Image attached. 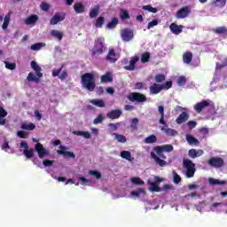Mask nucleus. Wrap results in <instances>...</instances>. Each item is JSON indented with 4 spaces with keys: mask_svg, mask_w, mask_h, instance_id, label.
Segmentation results:
<instances>
[{
    "mask_svg": "<svg viewBox=\"0 0 227 227\" xmlns=\"http://www.w3.org/2000/svg\"><path fill=\"white\" fill-rule=\"evenodd\" d=\"M101 82L107 83V82H113V74L111 72H106V74H103L101 76Z\"/></svg>",
    "mask_w": 227,
    "mask_h": 227,
    "instance_id": "28",
    "label": "nucleus"
},
{
    "mask_svg": "<svg viewBox=\"0 0 227 227\" xmlns=\"http://www.w3.org/2000/svg\"><path fill=\"white\" fill-rule=\"evenodd\" d=\"M208 166H211V168H223L224 166V160L221 157H212L207 161Z\"/></svg>",
    "mask_w": 227,
    "mask_h": 227,
    "instance_id": "6",
    "label": "nucleus"
},
{
    "mask_svg": "<svg viewBox=\"0 0 227 227\" xmlns=\"http://www.w3.org/2000/svg\"><path fill=\"white\" fill-rule=\"evenodd\" d=\"M183 61L186 65H189L192 61V52L187 51L183 54Z\"/></svg>",
    "mask_w": 227,
    "mask_h": 227,
    "instance_id": "31",
    "label": "nucleus"
},
{
    "mask_svg": "<svg viewBox=\"0 0 227 227\" xmlns=\"http://www.w3.org/2000/svg\"><path fill=\"white\" fill-rule=\"evenodd\" d=\"M120 18H121V20H127L130 19V14L129 13V11L121 9Z\"/></svg>",
    "mask_w": 227,
    "mask_h": 227,
    "instance_id": "41",
    "label": "nucleus"
},
{
    "mask_svg": "<svg viewBox=\"0 0 227 227\" xmlns=\"http://www.w3.org/2000/svg\"><path fill=\"white\" fill-rule=\"evenodd\" d=\"M35 150L37 152L39 159H43L44 157H49L50 155L49 150L45 149L43 145L41 143H37L35 145Z\"/></svg>",
    "mask_w": 227,
    "mask_h": 227,
    "instance_id": "7",
    "label": "nucleus"
},
{
    "mask_svg": "<svg viewBox=\"0 0 227 227\" xmlns=\"http://www.w3.org/2000/svg\"><path fill=\"white\" fill-rule=\"evenodd\" d=\"M61 150L57 151L59 155H64L66 159H75V154L73 152L66 151L67 147L60 145Z\"/></svg>",
    "mask_w": 227,
    "mask_h": 227,
    "instance_id": "13",
    "label": "nucleus"
},
{
    "mask_svg": "<svg viewBox=\"0 0 227 227\" xmlns=\"http://www.w3.org/2000/svg\"><path fill=\"white\" fill-rule=\"evenodd\" d=\"M122 112L120 109H114L111 110L106 114V117L109 118L110 120H118L120 116H121Z\"/></svg>",
    "mask_w": 227,
    "mask_h": 227,
    "instance_id": "15",
    "label": "nucleus"
},
{
    "mask_svg": "<svg viewBox=\"0 0 227 227\" xmlns=\"http://www.w3.org/2000/svg\"><path fill=\"white\" fill-rule=\"evenodd\" d=\"M183 166L184 169H186V178H192L196 173V164H194V162L189 159H184L183 160Z\"/></svg>",
    "mask_w": 227,
    "mask_h": 227,
    "instance_id": "4",
    "label": "nucleus"
},
{
    "mask_svg": "<svg viewBox=\"0 0 227 227\" xmlns=\"http://www.w3.org/2000/svg\"><path fill=\"white\" fill-rule=\"evenodd\" d=\"M4 63L5 68H7V70H15V68H17L16 63H10L8 61H4Z\"/></svg>",
    "mask_w": 227,
    "mask_h": 227,
    "instance_id": "54",
    "label": "nucleus"
},
{
    "mask_svg": "<svg viewBox=\"0 0 227 227\" xmlns=\"http://www.w3.org/2000/svg\"><path fill=\"white\" fill-rule=\"evenodd\" d=\"M107 51V45L106 44V39L104 37H98L94 41V46L90 51L91 56L98 58L102 56L104 52Z\"/></svg>",
    "mask_w": 227,
    "mask_h": 227,
    "instance_id": "2",
    "label": "nucleus"
},
{
    "mask_svg": "<svg viewBox=\"0 0 227 227\" xmlns=\"http://www.w3.org/2000/svg\"><path fill=\"white\" fill-rule=\"evenodd\" d=\"M142 10H145L146 12H151V13H157L158 10L155 7H153L152 5H144L142 7Z\"/></svg>",
    "mask_w": 227,
    "mask_h": 227,
    "instance_id": "53",
    "label": "nucleus"
},
{
    "mask_svg": "<svg viewBox=\"0 0 227 227\" xmlns=\"http://www.w3.org/2000/svg\"><path fill=\"white\" fill-rule=\"evenodd\" d=\"M135 90H148V88H146L145 82H139L135 84Z\"/></svg>",
    "mask_w": 227,
    "mask_h": 227,
    "instance_id": "58",
    "label": "nucleus"
},
{
    "mask_svg": "<svg viewBox=\"0 0 227 227\" xmlns=\"http://www.w3.org/2000/svg\"><path fill=\"white\" fill-rule=\"evenodd\" d=\"M147 185H149L150 192H160L161 191L160 187H159V184H157V183L148 180Z\"/></svg>",
    "mask_w": 227,
    "mask_h": 227,
    "instance_id": "22",
    "label": "nucleus"
},
{
    "mask_svg": "<svg viewBox=\"0 0 227 227\" xmlns=\"http://www.w3.org/2000/svg\"><path fill=\"white\" fill-rule=\"evenodd\" d=\"M40 8L43 12H49V10H51V4H49L48 3L46 2H42L41 3V5H40Z\"/></svg>",
    "mask_w": 227,
    "mask_h": 227,
    "instance_id": "55",
    "label": "nucleus"
},
{
    "mask_svg": "<svg viewBox=\"0 0 227 227\" xmlns=\"http://www.w3.org/2000/svg\"><path fill=\"white\" fill-rule=\"evenodd\" d=\"M189 157L191 159H196V157H201L203 155V150L197 151L196 149H190L188 152Z\"/></svg>",
    "mask_w": 227,
    "mask_h": 227,
    "instance_id": "23",
    "label": "nucleus"
},
{
    "mask_svg": "<svg viewBox=\"0 0 227 227\" xmlns=\"http://www.w3.org/2000/svg\"><path fill=\"white\" fill-rule=\"evenodd\" d=\"M189 15H191V8L187 5L179 9L176 13V19H186Z\"/></svg>",
    "mask_w": 227,
    "mask_h": 227,
    "instance_id": "9",
    "label": "nucleus"
},
{
    "mask_svg": "<svg viewBox=\"0 0 227 227\" xmlns=\"http://www.w3.org/2000/svg\"><path fill=\"white\" fill-rule=\"evenodd\" d=\"M104 121V117H102V114H100L96 119L93 121L94 125H98V123H102Z\"/></svg>",
    "mask_w": 227,
    "mask_h": 227,
    "instance_id": "62",
    "label": "nucleus"
},
{
    "mask_svg": "<svg viewBox=\"0 0 227 227\" xmlns=\"http://www.w3.org/2000/svg\"><path fill=\"white\" fill-rule=\"evenodd\" d=\"M151 157L152 159H153L156 164H158V166H160V168H164V166H167L168 164L166 160L159 158V156H157V154H155V153L153 152L151 153Z\"/></svg>",
    "mask_w": 227,
    "mask_h": 227,
    "instance_id": "19",
    "label": "nucleus"
},
{
    "mask_svg": "<svg viewBox=\"0 0 227 227\" xmlns=\"http://www.w3.org/2000/svg\"><path fill=\"white\" fill-rule=\"evenodd\" d=\"M185 82H187V78H185V76H180L177 79L178 86H185Z\"/></svg>",
    "mask_w": 227,
    "mask_h": 227,
    "instance_id": "60",
    "label": "nucleus"
},
{
    "mask_svg": "<svg viewBox=\"0 0 227 227\" xmlns=\"http://www.w3.org/2000/svg\"><path fill=\"white\" fill-rule=\"evenodd\" d=\"M20 129H22V130H35V129H36V126L33 122H23L21 123Z\"/></svg>",
    "mask_w": 227,
    "mask_h": 227,
    "instance_id": "30",
    "label": "nucleus"
},
{
    "mask_svg": "<svg viewBox=\"0 0 227 227\" xmlns=\"http://www.w3.org/2000/svg\"><path fill=\"white\" fill-rule=\"evenodd\" d=\"M186 141L189 145H200V141L191 135H186Z\"/></svg>",
    "mask_w": 227,
    "mask_h": 227,
    "instance_id": "39",
    "label": "nucleus"
},
{
    "mask_svg": "<svg viewBox=\"0 0 227 227\" xmlns=\"http://www.w3.org/2000/svg\"><path fill=\"white\" fill-rule=\"evenodd\" d=\"M104 22H106V19L102 16H99L94 24L95 27L100 28L104 26Z\"/></svg>",
    "mask_w": 227,
    "mask_h": 227,
    "instance_id": "42",
    "label": "nucleus"
},
{
    "mask_svg": "<svg viewBox=\"0 0 227 227\" xmlns=\"http://www.w3.org/2000/svg\"><path fill=\"white\" fill-rule=\"evenodd\" d=\"M82 86L87 91H95L97 88V83L95 80V74L93 73H85L81 77Z\"/></svg>",
    "mask_w": 227,
    "mask_h": 227,
    "instance_id": "1",
    "label": "nucleus"
},
{
    "mask_svg": "<svg viewBox=\"0 0 227 227\" xmlns=\"http://www.w3.org/2000/svg\"><path fill=\"white\" fill-rule=\"evenodd\" d=\"M121 159H126V160H129V162H132L134 160V158H132V154L129 151L121 152Z\"/></svg>",
    "mask_w": 227,
    "mask_h": 227,
    "instance_id": "34",
    "label": "nucleus"
},
{
    "mask_svg": "<svg viewBox=\"0 0 227 227\" xmlns=\"http://www.w3.org/2000/svg\"><path fill=\"white\" fill-rule=\"evenodd\" d=\"M155 82L160 83L166 81V74H158L154 76Z\"/></svg>",
    "mask_w": 227,
    "mask_h": 227,
    "instance_id": "44",
    "label": "nucleus"
},
{
    "mask_svg": "<svg viewBox=\"0 0 227 227\" xmlns=\"http://www.w3.org/2000/svg\"><path fill=\"white\" fill-rule=\"evenodd\" d=\"M148 61H150V52L145 51L141 55V62L148 63Z\"/></svg>",
    "mask_w": 227,
    "mask_h": 227,
    "instance_id": "50",
    "label": "nucleus"
},
{
    "mask_svg": "<svg viewBox=\"0 0 227 227\" xmlns=\"http://www.w3.org/2000/svg\"><path fill=\"white\" fill-rule=\"evenodd\" d=\"M173 150L174 147L171 145H157L153 148V151L156 153H164V152L169 153L170 152H173Z\"/></svg>",
    "mask_w": 227,
    "mask_h": 227,
    "instance_id": "11",
    "label": "nucleus"
},
{
    "mask_svg": "<svg viewBox=\"0 0 227 227\" xmlns=\"http://www.w3.org/2000/svg\"><path fill=\"white\" fill-rule=\"evenodd\" d=\"M23 154L27 159H33L35 157V150L34 149H27L23 151Z\"/></svg>",
    "mask_w": 227,
    "mask_h": 227,
    "instance_id": "43",
    "label": "nucleus"
},
{
    "mask_svg": "<svg viewBox=\"0 0 227 227\" xmlns=\"http://www.w3.org/2000/svg\"><path fill=\"white\" fill-rule=\"evenodd\" d=\"M89 175L95 176L97 180H100V178H102V174L97 170H90Z\"/></svg>",
    "mask_w": 227,
    "mask_h": 227,
    "instance_id": "57",
    "label": "nucleus"
},
{
    "mask_svg": "<svg viewBox=\"0 0 227 227\" xmlns=\"http://www.w3.org/2000/svg\"><path fill=\"white\" fill-rule=\"evenodd\" d=\"M173 175H174V184H180V182H182V177L180 176V175L176 174L175 171H173Z\"/></svg>",
    "mask_w": 227,
    "mask_h": 227,
    "instance_id": "61",
    "label": "nucleus"
},
{
    "mask_svg": "<svg viewBox=\"0 0 227 227\" xmlns=\"http://www.w3.org/2000/svg\"><path fill=\"white\" fill-rule=\"evenodd\" d=\"M139 61V56L131 57L130 60L128 58H124L121 59V63L123 65L124 70H128L129 72H134L136 70V64Z\"/></svg>",
    "mask_w": 227,
    "mask_h": 227,
    "instance_id": "3",
    "label": "nucleus"
},
{
    "mask_svg": "<svg viewBox=\"0 0 227 227\" xmlns=\"http://www.w3.org/2000/svg\"><path fill=\"white\" fill-rule=\"evenodd\" d=\"M121 36L123 42H130L134 38V30L130 28H124L121 31Z\"/></svg>",
    "mask_w": 227,
    "mask_h": 227,
    "instance_id": "8",
    "label": "nucleus"
},
{
    "mask_svg": "<svg viewBox=\"0 0 227 227\" xmlns=\"http://www.w3.org/2000/svg\"><path fill=\"white\" fill-rule=\"evenodd\" d=\"M145 191L144 188H139L137 191H133L131 192V196L135 197V198H139V196H141V194H145Z\"/></svg>",
    "mask_w": 227,
    "mask_h": 227,
    "instance_id": "48",
    "label": "nucleus"
},
{
    "mask_svg": "<svg viewBox=\"0 0 227 227\" xmlns=\"http://www.w3.org/2000/svg\"><path fill=\"white\" fill-rule=\"evenodd\" d=\"M188 128L190 129V130H192V129H195L196 125H198V122L194 121H189L187 122Z\"/></svg>",
    "mask_w": 227,
    "mask_h": 227,
    "instance_id": "64",
    "label": "nucleus"
},
{
    "mask_svg": "<svg viewBox=\"0 0 227 227\" xmlns=\"http://www.w3.org/2000/svg\"><path fill=\"white\" fill-rule=\"evenodd\" d=\"M61 70H63V66H61L60 68H59V69H53L52 70V77H59V79H60V81H65V79H67V77H68V72L67 70H64L61 73Z\"/></svg>",
    "mask_w": 227,
    "mask_h": 227,
    "instance_id": "10",
    "label": "nucleus"
},
{
    "mask_svg": "<svg viewBox=\"0 0 227 227\" xmlns=\"http://www.w3.org/2000/svg\"><path fill=\"white\" fill-rule=\"evenodd\" d=\"M8 116V112H6L2 106H0V125H6L5 117Z\"/></svg>",
    "mask_w": 227,
    "mask_h": 227,
    "instance_id": "26",
    "label": "nucleus"
},
{
    "mask_svg": "<svg viewBox=\"0 0 227 227\" xmlns=\"http://www.w3.org/2000/svg\"><path fill=\"white\" fill-rule=\"evenodd\" d=\"M145 145H152L157 143V137L155 135H151L145 138Z\"/></svg>",
    "mask_w": 227,
    "mask_h": 227,
    "instance_id": "40",
    "label": "nucleus"
},
{
    "mask_svg": "<svg viewBox=\"0 0 227 227\" xmlns=\"http://www.w3.org/2000/svg\"><path fill=\"white\" fill-rule=\"evenodd\" d=\"M131 184H134V185H145V181L139 177H133L131 178Z\"/></svg>",
    "mask_w": 227,
    "mask_h": 227,
    "instance_id": "51",
    "label": "nucleus"
},
{
    "mask_svg": "<svg viewBox=\"0 0 227 227\" xmlns=\"http://www.w3.org/2000/svg\"><path fill=\"white\" fill-rule=\"evenodd\" d=\"M211 4L216 8H223V6H226V0H213Z\"/></svg>",
    "mask_w": 227,
    "mask_h": 227,
    "instance_id": "33",
    "label": "nucleus"
},
{
    "mask_svg": "<svg viewBox=\"0 0 227 227\" xmlns=\"http://www.w3.org/2000/svg\"><path fill=\"white\" fill-rule=\"evenodd\" d=\"M74 10L75 13H84V4H82V3H75L74 4Z\"/></svg>",
    "mask_w": 227,
    "mask_h": 227,
    "instance_id": "32",
    "label": "nucleus"
},
{
    "mask_svg": "<svg viewBox=\"0 0 227 227\" xmlns=\"http://www.w3.org/2000/svg\"><path fill=\"white\" fill-rule=\"evenodd\" d=\"M210 106V100H202L201 102H199L194 105L193 109L196 111V113H201L203 109L206 107H208Z\"/></svg>",
    "mask_w": 227,
    "mask_h": 227,
    "instance_id": "12",
    "label": "nucleus"
},
{
    "mask_svg": "<svg viewBox=\"0 0 227 227\" xmlns=\"http://www.w3.org/2000/svg\"><path fill=\"white\" fill-rule=\"evenodd\" d=\"M65 19V15H59V13H56L51 20L50 24L51 26H56V24L59 22H63V20Z\"/></svg>",
    "mask_w": 227,
    "mask_h": 227,
    "instance_id": "18",
    "label": "nucleus"
},
{
    "mask_svg": "<svg viewBox=\"0 0 227 227\" xmlns=\"http://www.w3.org/2000/svg\"><path fill=\"white\" fill-rule=\"evenodd\" d=\"M128 98L130 102H137L138 104H143V102H146L147 100L146 96L139 92L130 93Z\"/></svg>",
    "mask_w": 227,
    "mask_h": 227,
    "instance_id": "5",
    "label": "nucleus"
},
{
    "mask_svg": "<svg viewBox=\"0 0 227 227\" xmlns=\"http://www.w3.org/2000/svg\"><path fill=\"white\" fill-rule=\"evenodd\" d=\"M113 136H114V138L117 139L119 143H127V137H125V136L118 133H114Z\"/></svg>",
    "mask_w": 227,
    "mask_h": 227,
    "instance_id": "46",
    "label": "nucleus"
},
{
    "mask_svg": "<svg viewBox=\"0 0 227 227\" xmlns=\"http://www.w3.org/2000/svg\"><path fill=\"white\" fill-rule=\"evenodd\" d=\"M137 123H139V119H137V118H133V119L131 120L130 128H131L133 130H137Z\"/></svg>",
    "mask_w": 227,
    "mask_h": 227,
    "instance_id": "56",
    "label": "nucleus"
},
{
    "mask_svg": "<svg viewBox=\"0 0 227 227\" xmlns=\"http://www.w3.org/2000/svg\"><path fill=\"white\" fill-rule=\"evenodd\" d=\"M18 137H20V139H27L29 137V133L24 131V130H19L17 131Z\"/></svg>",
    "mask_w": 227,
    "mask_h": 227,
    "instance_id": "52",
    "label": "nucleus"
},
{
    "mask_svg": "<svg viewBox=\"0 0 227 227\" xmlns=\"http://www.w3.org/2000/svg\"><path fill=\"white\" fill-rule=\"evenodd\" d=\"M36 22H38V16L35 14L29 16L25 20V24H27V26L36 24Z\"/></svg>",
    "mask_w": 227,
    "mask_h": 227,
    "instance_id": "27",
    "label": "nucleus"
},
{
    "mask_svg": "<svg viewBox=\"0 0 227 227\" xmlns=\"http://www.w3.org/2000/svg\"><path fill=\"white\" fill-rule=\"evenodd\" d=\"M106 61H108V63H116L118 61V57H116V51H114V49H110L108 51V54L106 57Z\"/></svg>",
    "mask_w": 227,
    "mask_h": 227,
    "instance_id": "14",
    "label": "nucleus"
},
{
    "mask_svg": "<svg viewBox=\"0 0 227 227\" xmlns=\"http://www.w3.org/2000/svg\"><path fill=\"white\" fill-rule=\"evenodd\" d=\"M42 47H45V43H37L32 44L30 46V49H31V51H40V49H42Z\"/></svg>",
    "mask_w": 227,
    "mask_h": 227,
    "instance_id": "49",
    "label": "nucleus"
},
{
    "mask_svg": "<svg viewBox=\"0 0 227 227\" xmlns=\"http://www.w3.org/2000/svg\"><path fill=\"white\" fill-rule=\"evenodd\" d=\"M150 95H159L162 91V87L159 83H153L149 87Z\"/></svg>",
    "mask_w": 227,
    "mask_h": 227,
    "instance_id": "16",
    "label": "nucleus"
},
{
    "mask_svg": "<svg viewBox=\"0 0 227 227\" xmlns=\"http://www.w3.org/2000/svg\"><path fill=\"white\" fill-rule=\"evenodd\" d=\"M160 86H161V90H169L173 88V82L171 81L166 82L164 84H160Z\"/></svg>",
    "mask_w": 227,
    "mask_h": 227,
    "instance_id": "59",
    "label": "nucleus"
},
{
    "mask_svg": "<svg viewBox=\"0 0 227 227\" xmlns=\"http://www.w3.org/2000/svg\"><path fill=\"white\" fill-rule=\"evenodd\" d=\"M50 35L53 38H57V40H59V42H61L63 40L64 34H63V32H61L59 30L53 29L50 32Z\"/></svg>",
    "mask_w": 227,
    "mask_h": 227,
    "instance_id": "24",
    "label": "nucleus"
},
{
    "mask_svg": "<svg viewBox=\"0 0 227 227\" xmlns=\"http://www.w3.org/2000/svg\"><path fill=\"white\" fill-rule=\"evenodd\" d=\"M158 111L160 114V118L159 120V123L160 125H164V127H168V124L166 123V121L164 120V116H165V114H164V106H160L158 107Z\"/></svg>",
    "mask_w": 227,
    "mask_h": 227,
    "instance_id": "25",
    "label": "nucleus"
},
{
    "mask_svg": "<svg viewBox=\"0 0 227 227\" xmlns=\"http://www.w3.org/2000/svg\"><path fill=\"white\" fill-rule=\"evenodd\" d=\"M213 33H215V35H227V27H217L216 28H213Z\"/></svg>",
    "mask_w": 227,
    "mask_h": 227,
    "instance_id": "35",
    "label": "nucleus"
},
{
    "mask_svg": "<svg viewBox=\"0 0 227 227\" xmlns=\"http://www.w3.org/2000/svg\"><path fill=\"white\" fill-rule=\"evenodd\" d=\"M187 120H189V114H187L186 112H183L176 118V122L177 123V125H182V123H185V121H187Z\"/></svg>",
    "mask_w": 227,
    "mask_h": 227,
    "instance_id": "21",
    "label": "nucleus"
},
{
    "mask_svg": "<svg viewBox=\"0 0 227 227\" xmlns=\"http://www.w3.org/2000/svg\"><path fill=\"white\" fill-rule=\"evenodd\" d=\"M30 65L31 68H33V70L35 72L37 77H43V74L42 73V67L38 66L36 61L32 60Z\"/></svg>",
    "mask_w": 227,
    "mask_h": 227,
    "instance_id": "20",
    "label": "nucleus"
},
{
    "mask_svg": "<svg viewBox=\"0 0 227 227\" xmlns=\"http://www.w3.org/2000/svg\"><path fill=\"white\" fill-rule=\"evenodd\" d=\"M208 183L210 184V185H224L226 184V181H219L217 179L209 177Z\"/></svg>",
    "mask_w": 227,
    "mask_h": 227,
    "instance_id": "38",
    "label": "nucleus"
},
{
    "mask_svg": "<svg viewBox=\"0 0 227 227\" xmlns=\"http://www.w3.org/2000/svg\"><path fill=\"white\" fill-rule=\"evenodd\" d=\"M90 103H92L93 106H97V107H106V103H104L102 99H92Z\"/></svg>",
    "mask_w": 227,
    "mask_h": 227,
    "instance_id": "45",
    "label": "nucleus"
},
{
    "mask_svg": "<svg viewBox=\"0 0 227 227\" xmlns=\"http://www.w3.org/2000/svg\"><path fill=\"white\" fill-rule=\"evenodd\" d=\"M27 81L32 82H40V79H42V77H36V75H35V73L30 72L27 77Z\"/></svg>",
    "mask_w": 227,
    "mask_h": 227,
    "instance_id": "37",
    "label": "nucleus"
},
{
    "mask_svg": "<svg viewBox=\"0 0 227 227\" xmlns=\"http://www.w3.org/2000/svg\"><path fill=\"white\" fill-rule=\"evenodd\" d=\"M159 26V20H153V21L149 22L147 25V29H152V27Z\"/></svg>",
    "mask_w": 227,
    "mask_h": 227,
    "instance_id": "63",
    "label": "nucleus"
},
{
    "mask_svg": "<svg viewBox=\"0 0 227 227\" xmlns=\"http://www.w3.org/2000/svg\"><path fill=\"white\" fill-rule=\"evenodd\" d=\"M118 18L114 17L112 18L111 21L107 23L106 27L107 29H114V27H116V26H118Z\"/></svg>",
    "mask_w": 227,
    "mask_h": 227,
    "instance_id": "36",
    "label": "nucleus"
},
{
    "mask_svg": "<svg viewBox=\"0 0 227 227\" xmlns=\"http://www.w3.org/2000/svg\"><path fill=\"white\" fill-rule=\"evenodd\" d=\"M169 29L173 35H180L184 29V26L182 25H176V23H172L169 26Z\"/></svg>",
    "mask_w": 227,
    "mask_h": 227,
    "instance_id": "17",
    "label": "nucleus"
},
{
    "mask_svg": "<svg viewBox=\"0 0 227 227\" xmlns=\"http://www.w3.org/2000/svg\"><path fill=\"white\" fill-rule=\"evenodd\" d=\"M8 26H10V14L6 15L4 18V23L2 25V29L5 31V29H8Z\"/></svg>",
    "mask_w": 227,
    "mask_h": 227,
    "instance_id": "47",
    "label": "nucleus"
},
{
    "mask_svg": "<svg viewBox=\"0 0 227 227\" xmlns=\"http://www.w3.org/2000/svg\"><path fill=\"white\" fill-rule=\"evenodd\" d=\"M98 12H100V5H95L89 13L90 19H95L98 15Z\"/></svg>",
    "mask_w": 227,
    "mask_h": 227,
    "instance_id": "29",
    "label": "nucleus"
}]
</instances>
